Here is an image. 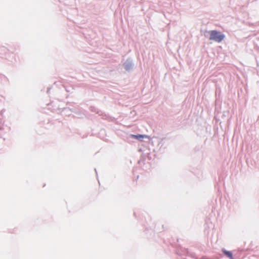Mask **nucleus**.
Returning a JSON list of instances; mask_svg holds the SVG:
<instances>
[{"mask_svg": "<svg viewBox=\"0 0 259 259\" xmlns=\"http://www.w3.org/2000/svg\"><path fill=\"white\" fill-rule=\"evenodd\" d=\"M131 137H133L135 139L140 140L141 139H143L144 138H148V137L146 135H131Z\"/></svg>", "mask_w": 259, "mask_h": 259, "instance_id": "2", "label": "nucleus"}, {"mask_svg": "<svg viewBox=\"0 0 259 259\" xmlns=\"http://www.w3.org/2000/svg\"><path fill=\"white\" fill-rule=\"evenodd\" d=\"M200 259H209L206 256H202Z\"/></svg>", "mask_w": 259, "mask_h": 259, "instance_id": "4", "label": "nucleus"}, {"mask_svg": "<svg viewBox=\"0 0 259 259\" xmlns=\"http://www.w3.org/2000/svg\"><path fill=\"white\" fill-rule=\"evenodd\" d=\"M209 33L210 34L209 39L218 42H220L225 38V35L215 30H211Z\"/></svg>", "mask_w": 259, "mask_h": 259, "instance_id": "1", "label": "nucleus"}, {"mask_svg": "<svg viewBox=\"0 0 259 259\" xmlns=\"http://www.w3.org/2000/svg\"><path fill=\"white\" fill-rule=\"evenodd\" d=\"M223 251L224 253L229 258H232L233 257V255L231 252L227 251L226 250H223Z\"/></svg>", "mask_w": 259, "mask_h": 259, "instance_id": "3", "label": "nucleus"}]
</instances>
